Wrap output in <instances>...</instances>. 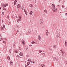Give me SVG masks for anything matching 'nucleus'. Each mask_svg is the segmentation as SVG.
Returning a JSON list of instances; mask_svg holds the SVG:
<instances>
[{
  "mask_svg": "<svg viewBox=\"0 0 67 67\" xmlns=\"http://www.w3.org/2000/svg\"><path fill=\"white\" fill-rule=\"evenodd\" d=\"M40 21L41 22L40 24H43V20L42 19H40Z\"/></svg>",
  "mask_w": 67,
  "mask_h": 67,
  "instance_id": "obj_1",
  "label": "nucleus"
},
{
  "mask_svg": "<svg viewBox=\"0 0 67 67\" xmlns=\"http://www.w3.org/2000/svg\"><path fill=\"white\" fill-rule=\"evenodd\" d=\"M22 42L23 44V45H25V42L23 40H22L21 41Z\"/></svg>",
  "mask_w": 67,
  "mask_h": 67,
  "instance_id": "obj_2",
  "label": "nucleus"
},
{
  "mask_svg": "<svg viewBox=\"0 0 67 67\" xmlns=\"http://www.w3.org/2000/svg\"><path fill=\"white\" fill-rule=\"evenodd\" d=\"M59 35H60V33H59V32H57V37H59Z\"/></svg>",
  "mask_w": 67,
  "mask_h": 67,
  "instance_id": "obj_3",
  "label": "nucleus"
},
{
  "mask_svg": "<svg viewBox=\"0 0 67 67\" xmlns=\"http://www.w3.org/2000/svg\"><path fill=\"white\" fill-rule=\"evenodd\" d=\"M20 4H18L17 5V8L18 10L19 9H20Z\"/></svg>",
  "mask_w": 67,
  "mask_h": 67,
  "instance_id": "obj_4",
  "label": "nucleus"
},
{
  "mask_svg": "<svg viewBox=\"0 0 67 67\" xmlns=\"http://www.w3.org/2000/svg\"><path fill=\"white\" fill-rule=\"evenodd\" d=\"M56 10H57V8H56L53 9H52V10L53 12H56Z\"/></svg>",
  "mask_w": 67,
  "mask_h": 67,
  "instance_id": "obj_5",
  "label": "nucleus"
},
{
  "mask_svg": "<svg viewBox=\"0 0 67 67\" xmlns=\"http://www.w3.org/2000/svg\"><path fill=\"white\" fill-rule=\"evenodd\" d=\"M62 56H63V57H64V56H65V53L62 52Z\"/></svg>",
  "mask_w": 67,
  "mask_h": 67,
  "instance_id": "obj_6",
  "label": "nucleus"
},
{
  "mask_svg": "<svg viewBox=\"0 0 67 67\" xmlns=\"http://www.w3.org/2000/svg\"><path fill=\"white\" fill-rule=\"evenodd\" d=\"M48 30L46 31V36H48Z\"/></svg>",
  "mask_w": 67,
  "mask_h": 67,
  "instance_id": "obj_7",
  "label": "nucleus"
},
{
  "mask_svg": "<svg viewBox=\"0 0 67 67\" xmlns=\"http://www.w3.org/2000/svg\"><path fill=\"white\" fill-rule=\"evenodd\" d=\"M65 45L66 47H67V42L66 41H65Z\"/></svg>",
  "mask_w": 67,
  "mask_h": 67,
  "instance_id": "obj_8",
  "label": "nucleus"
},
{
  "mask_svg": "<svg viewBox=\"0 0 67 67\" xmlns=\"http://www.w3.org/2000/svg\"><path fill=\"white\" fill-rule=\"evenodd\" d=\"M32 13H33V12L32 11H30V15H31V14H32Z\"/></svg>",
  "mask_w": 67,
  "mask_h": 67,
  "instance_id": "obj_9",
  "label": "nucleus"
},
{
  "mask_svg": "<svg viewBox=\"0 0 67 67\" xmlns=\"http://www.w3.org/2000/svg\"><path fill=\"white\" fill-rule=\"evenodd\" d=\"M38 40H41V36H40V35H39L38 36Z\"/></svg>",
  "mask_w": 67,
  "mask_h": 67,
  "instance_id": "obj_10",
  "label": "nucleus"
},
{
  "mask_svg": "<svg viewBox=\"0 0 67 67\" xmlns=\"http://www.w3.org/2000/svg\"><path fill=\"white\" fill-rule=\"evenodd\" d=\"M21 19H19L17 21L18 22V23H19V21H21Z\"/></svg>",
  "mask_w": 67,
  "mask_h": 67,
  "instance_id": "obj_11",
  "label": "nucleus"
},
{
  "mask_svg": "<svg viewBox=\"0 0 67 67\" xmlns=\"http://www.w3.org/2000/svg\"><path fill=\"white\" fill-rule=\"evenodd\" d=\"M19 55L20 56H23V54H22V53L21 52H20Z\"/></svg>",
  "mask_w": 67,
  "mask_h": 67,
  "instance_id": "obj_12",
  "label": "nucleus"
},
{
  "mask_svg": "<svg viewBox=\"0 0 67 67\" xmlns=\"http://www.w3.org/2000/svg\"><path fill=\"white\" fill-rule=\"evenodd\" d=\"M30 8H32V7H33V5H32V4H30Z\"/></svg>",
  "mask_w": 67,
  "mask_h": 67,
  "instance_id": "obj_13",
  "label": "nucleus"
},
{
  "mask_svg": "<svg viewBox=\"0 0 67 67\" xmlns=\"http://www.w3.org/2000/svg\"><path fill=\"white\" fill-rule=\"evenodd\" d=\"M42 52H43V51L41 50H39V53H42Z\"/></svg>",
  "mask_w": 67,
  "mask_h": 67,
  "instance_id": "obj_14",
  "label": "nucleus"
},
{
  "mask_svg": "<svg viewBox=\"0 0 67 67\" xmlns=\"http://www.w3.org/2000/svg\"><path fill=\"white\" fill-rule=\"evenodd\" d=\"M30 63L29 62H28L27 64V66H29V65H30Z\"/></svg>",
  "mask_w": 67,
  "mask_h": 67,
  "instance_id": "obj_15",
  "label": "nucleus"
},
{
  "mask_svg": "<svg viewBox=\"0 0 67 67\" xmlns=\"http://www.w3.org/2000/svg\"><path fill=\"white\" fill-rule=\"evenodd\" d=\"M8 60H10V57L9 56H8Z\"/></svg>",
  "mask_w": 67,
  "mask_h": 67,
  "instance_id": "obj_16",
  "label": "nucleus"
},
{
  "mask_svg": "<svg viewBox=\"0 0 67 67\" xmlns=\"http://www.w3.org/2000/svg\"><path fill=\"white\" fill-rule=\"evenodd\" d=\"M35 43L36 44H38V43H39V42H38V41H36L35 42Z\"/></svg>",
  "mask_w": 67,
  "mask_h": 67,
  "instance_id": "obj_17",
  "label": "nucleus"
},
{
  "mask_svg": "<svg viewBox=\"0 0 67 67\" xmlns=\"http://www.w3.org/2000/svg\"><path fill=\"white\" fill-rule=\"evenodd\" d=\"M62 8H65V5H62Z\"/></svg>",
  "mask_w": 67,
  "mask_h": 67,
  "instance_id": "obj_18",
  "label": "nucleus"
},
{
  "mask_svg": "<svg viewBox=\"0 0 67 67\" xmlns=\"http://www.w3.org/2000/svg\"><path fill=\"white\" fill-rule=\"evenodd\" d=\"M52 7H53V8H55V5H54V4H53L52 5Z\"/></svg>",
  "mask_w": 67,
  "mask_h": 67,
  "instance_id": "obj_19",
  "label": "nucleus"
},
{
  "mask_svg": "<svg viewBox=\"0 0 67 67\" xmlns=\"http://www.w3.org/2000/svg\"><path fill=\"white\" fill-rule=\"evenodd\" d=\"M32 44H35V42L34 41H33L32 42Z\"/></svg>",
  "mask_w": 67,
  "mask_h": 67,
  "instance_id": "obj_20",
  "label": "nucleus"
},
{
  "mask_svg": "<svg viewBox=\"0 0 67 67\" xmlns=\"http://www.w3.org/2000/svg\"><path fill=\"white\" fill-rule=\"evenodd\" d=\"M42 67H45V65L44 64H42Z\"/></svg>",
  "mask_w": 67,
  "mask_h": 67,
  "instance_id": "obj_21",
  "label": "nucleus"
},
{
  "mask_svg": "<svg viewBox=\"0 0 67 67\" xmlns=\"http://www.w3.org/2000/svg\"><path fill=\"white\" fill-rule=\"evenodd\" d=\"M44 12L46 13H47V10H44Z\"/></svg>",
  "mask_w": 67,
  "mask_h": 67,
  "instance_id": "obj_22",
  "label": "nucleus"
},
{
  "mask_svg": "<svg viewBox=\"0 0 67 67\" xmlns=\"http://www.w3.org/2000/svg\"><path fill=\"white\" fill-rule=\"evenodd\" d=\"M9 52L10 53H11V49H9Z\"/></svg>",
  "mask_w": 67,
  "mask_h": 67,
  "instance_id": "obj_23",
  "label": "nucleus"
},
{
  "mask_svg": "<svg viewBox=\"0 0 67 67\" xmlns=\"http://www.w3.org/2000/svg\"><path fill=\"white\" fill-rule=\"evenodd\" d=\"M53 47H54V48H56V45L53 46Z\"/></svg>",
  "mask_w": 67,
  "mask_h": 67,
  "instance_id": "obj_24",
  "label": "nucleus"
},
{
  "mask_svg": "<svg viewBox=\"0 0 67 67\" xmlns=\"http://www.w3.org/2000/svg\"><path fill=\"white\" fill-rule=\"evenodd\" d=\"M19 26L18 25H16V27L17 28H18V29H19Z\"/></svg>",
  "mask_w": 67,
  "mask_h": 67,
  "instance_id": "obj_25",
  "label": "nucleus"
},
{
  "mask_svg": "<svg viewBox=\"0 0 67 67\" xmlns=\"http://www.w3.org/2000/svg\"><path fill=\"white\" fill-rule=\"evenodd\" d=\"M3 7H7V5H6V4H4V5H3Z\"/></svg>",
  "mask_w": 67,
  "mask_h": 67,
  "instance_id": "obj_26",
  "label": "nucleus"
},
{
  "mask_svg": "<svg viewBox=\"0 0 67 67\" xmlns=\"http://www.w3.org/2000/svg\"><path fill=\"white\" fill-rule=\"evenodd\" d=\"M22 10H25V9H24V7H22Z\"/></svg>",
  "mask_w": 67,
  "mask_h": 67,
  "instance_id": "obj_27",
  "label": "nucleus"
},
{
  "mask_svg": "<svg viewBox=\"0 0 67 67\" xmlns=\"http://www.w3.org/2000/svg\"><path fill=\"white\" fill-rule=\"evenodd\" d=\"M19 19H21V16H19Z\"/></svg>",
  "mask_w": 67,
  "mask_h": 67,
  "instance_id": "obj_28",
  "label": "nucleus"
},
{
  "mask_svg": "<svg viewBox=\"0 0 67 67\" xmlns=\"http://www.w3.org/2000/svg\"><path fill=\"white\" fill-rule=\"evenodd\" d=\"M28 61H29V62H30L31 61V59H29L28 60Z\"/></svg>",
  "mask_w": 67,
  "mask_h": 67,
  "instance_id": "obj_29",
  "label": "nucleus"
},
{
  "mask_svg": "<svg viewBox=\"0 0 67 67\" xmlns=\"http://www.w3.org/2000/svg\"><path fill=\"white\" fill-rule=\"evenodd\" d=\"M16 2H14V5H15L16 4Z\"/></svg>",
  "mask_w": 67,
  "mask_h": 67,
  "instance_id": "obj_30",
  "label": "nucleus"
},
{
  "mask_svg": "<svg viewBox=\"0 0 67 67\" xmlns=\"http://www.w3.org/2000/svg\"><path fill=\"white\" fill-rule=\"evenodd\" d=\"M25 13L26 15L27 14V12H25Z\"/></svg>",
  "mask_w": 67,
  "mask_h": 67,
  "instance_id": "obj_31",
  "label": "nucleus"
},
{
  "mask_svg": "<svg viewBox=\"0 0 67 67\" xmlns=\"http://www.w3.org/2000/svg\"><path fill=\"white\" fill-rule=\"evenodd\" d=\"M2 15H4V12H3L2 13Z\"/></svg>",
  "mask_w": 67,
  "mask_h": 67,
  "instance_id": "obj_32",
  "label": "nucleus"
},
{
  "mask_svg": "<svg viewBox=\"0 0 67 67\" xmlns=\"http://www.w3.org/2000/svg\"><path fill=\"white\" fill-rule=\"evenodd\" d=\"M3 9L4 10H6L5 8H3Z\"/></svg>",
  "mask_w": 67,
  "mask_h": 67,
  "instance_id": "obj_33",
  "label": "nucleus"
},
{
  "mask_svg": "<svg viewBox=\"0 0 67 67\" xmlns=\"http://www.w3.org/2000/svg\"><path fill=\"white\" fill-rule=\"evenodd\" d=\"M3 43H5H5H6V42H5V41H3Z\"/></svg>",
  "mask_w": 67,
  "mask_h": 67,
  "instance_id": "obj_34",
  "label": "nucleus"
},
{
  "mask_svg": "<svg viewBox=\"0 0 67 67\" xmlns=\"http://www.w3.org/2000/svg\"><path fill=\"white\" fill-rule=\"evenodd\" d=\"M56 58L55 57H54L53 58L54 60H55L56 59Z\"/></svg>",
  "mask_w": 67,
  "mask_h": 67,
  "instance_id": "obj_35",
  "label": "nucleus"
},
{
  "mask_svg": "<svg viewBox=\"0 0 67 67\" xmlns=\"http://www.w3.org/2000/svg\"><path fill=\"white\" fill-rule=\"evenodd\" d=\"M60 51L62 53H63V51H62V49H61Z\"/></svg>",
  "mask_w": 67,
  "mask_h": 67,
  "instance_id": "obj_36",
  "label": "nucleus"
},
{
  "mask_svg": "<svg viewBox=\"0 0 67 67\" xmlns=\"http://www.w3.org/2000/svg\"><path fill=\"white\" fill-rule=\"evenodd\" d=\"M18 0H15L14 1V2H17Z\"/></svg>",
  "mask_w": 67,
  "mask_h": 67,
  "instance_id": "obj_37",
  "label": "nucleus"
},
{
  "mask_svg": "<svg viewBox=\"0 0 67 67\" xmlns=\"http://www.w3.org/2000/svg\"><path fill=\"white\" fill-rule=\"evenodd\" d=\"M19 49L20 50H21V47H19Z\"/></svg>",
  "mask_w": 67,
  "mask_h": 67,
  "instance_id": "obj_38",
  "label": "nucleus"
},
{
  "mask_svg": "<svg viewBox=\"0 0 67 67\" xmlns=\"http://www.w3.org/2000/svg\"><path fill=\"white\" fill-rule=\"evenodd\" d=\"M18 57L19 58V57H20L19 56V55H17L16 57Z\"/></svg>",
  "mask_w": 67,
  "mask_h": 67,
  "instance_id": "obj_39",
  "label": "nucleus"
},
{
  "mask_svg": "<svg viewBox=\"0 0 67 67\" xmlns=\"http://www.w3.org/2000/svg\"><path fill=\"white\" fill-rule=\"evenodd\" d=\"M3 28H5V25H4L3 26Z\"/></svg>",
  "mask_w": 67,
  "mask_h": 67,
  "instance_id": "obj_40",
  "label": "nucleus"
},
{
  "mask_svg": "<svg viewBox=\"0 0 67 67\" xmlns=\"http://www.w3.org/2000/svg\"><path fill=\"white\" fill-rule=\"evenodd\" d=\"M13 45L14 46H15V44H13Z\"/></svg>",
  "mask_w": 67,
  "mask_h": 67,
  "instance_id": "obj_41",
  "label": "nucleus"
},
{
  "mask_svg": "<svg viewBox=\"0 0 67 67\" xmlns=\"http://www.w3.org/2000/svg\"><path fill=\"white\" fill-rule=\"evenodd\" d=\"M15 53H18V51H15Z\"/></svg>",
  "mask_w": 67,
  "mask_h": 67,
  "instance_id": "obj_42",
  "label": "nucleus"
},
{
  "mask_svg": "<svg viewBox=\"0 0 67 67\" xmlns=\"http://www.w3.org/2000/svg\"><path fill=\"white\" fill-rule=\"evenodd\" d=\"M7 18H8V19H9V16H8Z\"/></svg>",
  "mask_w": 67,
  "mask_h": 67,
  "instance_id": "obj_43",
  "label": "nucleus"
},
{
  "mask_svg": "<svg viewBox=\"0 0 67 67\" xmlns=\"http://www.w3.org/2000/svg\"><path fill=\"white\" fill-rule=\"evenodd\" d=\"M24 12H26V11L24 9Z\"/></svg>",
  "mask_w": 67,
  "mask_h": 67,
  "instance_id": "obj_44",
  "label": "nucleus"
},
{
  "mask_svg": "<svg viewBox=\"0 0 67 67\" xmlns=\"http://www.w3.org/2000/svg\"><path fill=\"white\" fill-rule=\"evenodd\" d=\"M2 30H3V27H1Z\"/></svg>",
  "mask_w": 67,
  "mask_h": 67,
  "instance_id": "obj_45",
  "label": "nucleus"
},
{
  "mask_svg": "<svg viewBox=\"0 0 67 67\" xmlns=\"http://www.w3.org/2000/svg\"><path fill=\"white\" fill-rule=\"evenodd\" d=\"M25 67H26V66H27V65H26L25 64Z\"/></svg>",
  "mask_w": 67,
  "mask_h": 67,
  "instance_id": "obj_46",
  "label": "nucleus"
},
{
  "mask_svg": "<svg viewBox=\"0 0 67 67\" xmlns=\"http://www.w3.org/2000/svg\"><path fill=\"white\" fill-rule=\"evenodd\" d=\"M32 62H33V64H35V62H34V61H33Z\"/></svg>",
  "mask_w": 67,
  "mask_h": 67,
  "instance_id": "obj_47",
  "label": "nucleus"
},
{
  "mask_svg": "<svg viewBox=\"0 0 67 67\" xmlns=\"http://www.w3.org/2000/svg\"><path fill=\"white\" fill-rule=\"evenodd\" d=\"M2 38H1V40H0V41H2Z\"/></svg>",
  "mask_w": 67,
  "mask_h": 67,
  "instance_id": "obj_48",
  "label": "nucleus"
},
{
  "mask_svg": "<svg viewBox=\"0 0 67 67\" xmlns=\"http://www.w3.org/2000/svg\"><path fill=\"white\" fill-rule=\"evenodd\" d=\"M65 15H67V13H66L65 14Z\"/></svg>",
  "mask_w": 67,
  "mask_h": 67,
  "instance_id": "obj_49",
  "label": "nucleus"
},
{
  "mask_svg": "<svg viewBox=\"0 0 67 67\" xmlns=\"http://www.w3.org/2000/svg\"><path fill=\"white\" fill-rule=\"evenodd\" d=\"M3 20H2V23H3Z\"/></svg>",
  "mask_w": 67,
  "mask_h": 67,
  "instance_id": "obj_50",
  "label": "nucleus"
},
{
  "mask_svg": "<svg viewBox=\"0 0 67 67\" xmlns=\"http://www.w3.org/2000/svg\"><path fill=\"white\" fill-rule=\"evenodd\" d=\"M6 4V5H7H7H8V4Z\"/></svg>",
  "mask_w": 67,
  "mask_h": 67,
  "instance_id": "obj_51",
  "label": "nucleus"
},
{
  "mask_svg": "<svg viewBox=\"0 0 67 67\" xmlns=\"http://www.w3.org/2000/svg\"><path fill=\"white\" fill-rule=\"evenodd\" d=\"M18 32H19V31L17 30V33H18Z\"/></svg>",
  "mask_w": 67,
  "mask_h": 67,
  "instance_id": "obj_52",
  "label": "nucleus"
},
{
  "mask_svg": "<svg viewBox=\"0 0 67 67\" xmlns=\"http://www.w3.org/2000/svg\"><path fill=\"white\" fill-rule=\"evenodd\" d=\"M10 62L11 63V64H12V62Z\"/></svg>",
  "mask_w": 67,
  "mask_h": 67,
  "instance_id": "obj_53",
  "label": "nucleus"
},
{
  "mask_svg": "<svg viewBox=\"0 0 67 67\" xmlns=\"http://www.w3.org/2000/svg\"><path fill=\"white\" fill-rule=\"evenodd\" d=\"M59 58H60V59H61V58H61V57H59Z\"/></svg>",
  "mask_w": 67,
  "mask_h": 67,
  "instance_id": "obj_54",
  "label": "nucleus"
},
{
  "mask_svg": "<svg viewBox=\"0 0 67 67\" xmlns=\"http://www.w3.org/2000/svg\"><path fill=\"white\" fill-rule=\"evenodd\" d=\"M32 31H33V29H32Z\"/></svg>",
  "mask_w": 67,
  "mask_h": 67,
  "instance_id": "obj_55",
  "label": "nucleus"
},
{
  "mask_svg": "<svg viewBox=\"0 0 67 67\" xmlns=\"http://www.w3.org/2000/svg\"><path fill=\"white\" fill-rule=\"evenodd\" d=\"M30 61V62L31 63H32V61L31 60V61Z\"/></svg>",
  "mask_w": 67,
  "mask_h": 67,
  "instance_id": "obj_56",
  "label": "nucleus"
},
{
  "mask_svg": "<svg viewBox=\"0 0 67 67\" xmlns=\"http://www.w3.org/2000/svg\"><path fill=\"white\" fill-rule=\"evenodd\" d=\"M59 2H60V0H59Z\"/></svg>",
  "mask_w": 67,
  "mask_h": 67,
  "instance_id": "obj_57",
  "label": "nucleus"
},
{
  "mask_svg": "<svg viewBox=\"0 0 67 67\" xmlns=\"http://www.w3.org/2000/svg\"><path fill=\"white\" fill-rule=\"evenodd\" d=\"M45 56V54H44V56H43V57H44Z\"/></svg>",
  "mask_w": 67,
  "mask_h": 67,
  "instance_id": "obj_58",
  "label": "nucleus"
},
{
  "mask_svg": "<svg viewBox=\"0 0 67 67\" xmlns=\"http://www.w3.org/2000/svg\"><path fill=\"white\" fill-rule=\"evenodd\" d=\"M58 60L57 59V60H56V62H57V61H58Z\"/></svg>",
  "mask_w": 67,
  "mask_h": 67,
  "instance_id": "obj_59",
  "label": "nucleus"
},
{
  "mask_svg": "<svg viewBox=\"0 0 67 67\" xmlns=\"http://www.w3.org/2000/svg\"><path fill=\"white\" fill-rule=\"evenodd\" d=\"M27 57H29V55H27Z\"/></svg>",
  "mask_w": 67,
  "mask_h": 67,
  "instance_id": "obj_60",
  "label": "nucleus"
},
{
  "mask_svg": "<svg viewBox=\"0 0 67 67\" xmlns=\"http://www.w3.org/2000/svg\"><path fill=\"white\" fill-rule=\"evenodd\" d=\"M44 1H46V0H43Z\"/></svg>",
  "mask_w": 67,
  "mask_h": 67,
  "instance_id": "obj_61",
  "label": "nucleus"
},
{
  "mask_svg": "<svg viewBox=\"0 0 67 67\" xmlns=\"http://www.w3.org/2000/svg\"><path fill=\"white\" fill-rule=\"evenodd\" d=\"M1 7H0V10H1Z\"/></svg>",
  "mask_w": 67,
  "mask_h": 67,
  "instance_id": "obj_62",
  "label": "nucleus"
},
{
  "mask_svg": "<svg viewBox=\"0 0 67 67\" xmlns=\"http://www.w3.org/2000/svg\"><path fill=\"white\" fill-rule=\"evenodd\" d=\"M1 37V35H0V37Z\"/></svg>",
  "mask_w": 67,
  "mask_h": 67,
  "instance_id": "obj_63",
  "label": "nucleus"
},
{
  "mask_svg": "<svg viewBox=\"0 0 67 67\" xmlns=\"http://www.w3.org/2000/svg\"><path fill=\"white\" fill-rule=\"evenodd\" d=\"M31 45L30 46H32V45Z\"/></svg>",
  "mask_w": 67,
  "mask_h": 67,
  "instance_id": "obj_64",
  "label": "nucleus"
}]
</instances>
